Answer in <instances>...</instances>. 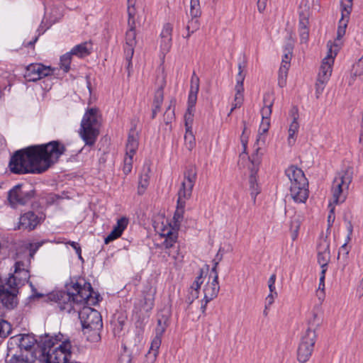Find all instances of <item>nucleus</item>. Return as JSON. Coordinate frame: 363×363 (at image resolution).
Returning a JSON list of instances; mask_svg holds the SVG:
<instances>
[{"label": "nucleus", "instance_id": "1", "mask_svg": "<svg viewBox=\"0 0 363 363\" xmlns=\"http://www.w3.org/2000/svg\"><path fill=\"white\" fill-rule=\"evenodd\" d=\"M65 150L64 144L58 140L31 145L16 151L9 167L16 174H41L56 163Z\"/></svg>", "mask_w": 363, "mask_h": 363}, {"label": "nucleus", "instance_id": "2", "mask_svg": "<svg viewBox=\"0 0 363 363\" xmlns=\"http://www.w3.org/2000/svg\"><path fill=\"white\" fill-rule=\"evenodd\" d=\"M29 271L25 269L23 262L15 264L14 273L11 274L4 282H0V303L9 310L13 309L18 305V288L28 281Z\"/></svg>", "mask_w": 363, "mask_h": 363}, {"label": "nucleus", "instance_id": "3", "mask_svg": "<svg viewBox=\"0 0 363 363\" xmlns=\"http://www.w3.org/2000/svg\"><path fill=\"white\" fill-rule=\"evenodd\" d=\"M71 343L47 336L42 342L41 351L45 363H70Z\"/></svg>", "mask_w": 363, "mask_h": 363}, {"label": "nucleus", "instance_id": "4", "mask_svg": "<svg viewBox=\"0 0 363 363\" xmlns=\"http://www.w3.org/2000/svg\"><path fill=\"white\" fill-rule=\"evenodd\" d=\"M196 177L197 171L194 166L189 167L184 172V181L178 191L177 206L173 217L175 228H179L184 218L186 201L191 196Z\"/></svg>", "mask_w": 363, "mask_h": 363}, {"label": "nucleus", "instance_id": "5", "mask_svg": "<svg viewBox=\"0 0 363 363\" xmlns=\"http://www.w3.org/2000/svg\"><path fill=\"white\" fill-rule=\"evenodd\" d=\"M83 331L87 334V339L92 342L100 340V331L103 327L102 318L99 312L96 310L84 306L79 312Z\"/></svg>", "mask_w": 363, "mask_h": 363}, {"label": "nucleus", "instance_id": "6", "mask_svg": "<svg viewBox=\"0 0 363 363\" xmlns=\"http://www.w3.org/2000/svg\"><path fill=\"white\" fill-rule=\"evenodd\" d=\"M101 126V116L99 114V109L91 108L84 113L80 128V136L85 144L92 146L95 144L99 135Z\"/></svg>", "mask_w": 363, "mask_h": 363}, {"label": "nucleus", "instance_id": "7", "mask_svg": "<svg viewBox=\"0 0 363 363\" xmlns=\"http://www.w3.org/2000/svg\"><path fill=\"white\" fill-rule=\"evenodd\" d=\"M317 315H313V320L309 321V327L302 335L297 350V359L300 363H306L308 361L313 353L316 342L315 329L319 322L315 323Z\"/></svg>", "mask_w": 363, "mask_h": 363}, {"label": "nucleus", "instance_id": "8", "mask_svg": "<svg viewBox=\"0 0 363 363\" xmlns=\"http://www.w3.org/2000/svg\"><path fill=\"white\" fill-rule=\"evenodd\" d=\"M340 39V20L338 21L337 28V38L334 43L328 41L327 43L328 52L326 56L323 59L318 75V80L321 85L328 80L332 73V66L334 59L339 51L338 41Z\"/></svg>", "mask_w": 363, "mask_h": 363}, {"label": "nucleus", "instance_id": "9", "mask_svg": "<svg viewBox=\"0 0 363 363\" xmlns=\"http://www.w3.org/2000/svg\"><path fill=\"white\" fill-rule=\"evenodd\" d=\"M35 190L29 184H18L8 192L7 200L12 208L25 206L35 196Z\"/></svg>", "mask_w": 363, "mask_h": 363}, {"label": "nucleus", "instance_id": "10", "mask_svg": "<svg viewBox=\"0 0 363 363\" xmlns=\"http://www.w3.org/2000/svg\"><path fill=\"white\" fill-rule=\"evenodd\" d=\"M67 291H53L47 296V299L57 304L61 311L70 312L76 303L74 295L69 284L66 285Z\"/></svg>", "mask_w": 363, "mask_h": 363}, {"label": "nucleus", "instance_id": "11", "mask_svg": "<svg viewBox=\"0 0 363 363\" xmlns=\"http://www.w3.org/2000/svg\"><path fill=\"white\" fill-rule=\"evenodd\" d=\"M53 69L43 64L36 63L29 65L26 69L24 77L28 82H36L43 77L52 74Z\"/></svg>", "mask_w": 363, "mask_h": 363}, {"label": "nucleus", "instance_id": "12", "mask_svg": "<svg viewBox=\"0 0 363 363\" xmlns=\"http://www.w3.org/2000/svg\"><path fill=\"white\" fill-rule=\"evenodd\" d=\"M69 285L74 295L76 303L86 302L91 296L93 289L90 283L85 282L84 286H82L78 282L71 281Z\"/></svg>", "mask_w": 363, "mask_h": 363}, {"label": "nucleus", "instance_id": "13", "mask_svg": "<svg viewBox=\"0 0 363 363\" xmlns=\"http://www.w3.org/2000/svg\"><path fill=\"white\" fill-rule=\"evenodd\" d=\"M201 14L200 1L199 0H191L190 2V15L191 19L189 21L186 26V30L188 34L186 38H189L192 33L197 30L199 28V23L198 18Z\"/></svg>", "mask_w": 363, "mask_h": 363}, {"label": "nucleus", "instance_id": "14", "mask_svg": "<svg viewBox=\"0 0 363 363\" xmlns=\"http://www.w3.org/2000/svg\"><path fill=\"white\" fill-rule=\"evenodd\" d=\"M170 312L163 309L157 314V327L155 328V336L152 340L162 343V337L169 324Z\"/></svg>", "mask_w": 363, "mask_h": 363}, {"label": "nucleus", "instance_id": "15", "mask_svg": "<svg viewBox=\"0 0 363 363\" xmlns=\"http://www.w3.org/2000/svg\"><path fill=\"white\" fill-rule=\"evenodd\" d=\"M36 340L33 335L29 334H19L11 337L9 340L8 345L9 348L14 345H16L21 351L23 350L29 351L31 350Z\"/></svg>", "mask_w": 363, "mask_h": 363}, {"label": "nucleus", "instance_id": "16", "mask_svg": "<svg viewBox=\"0 0 363 363\" xmlns=\"http://www.w3.org/2000/svg\"><path fill=\"white\" fill-rule=\"evenodd\" d=\"M290 196L296 203H303L306 201L308 198V182H305V184H291L290 186Z\"/></svg>", "mask_w": 363, "mask_h": 363}, {"label": "nucleus", "instance_id": "17", "mask_svg": "<svg viewBox=\"0 0 363 363\" xmlns=\"http://www.w3.org/2000/svg\"><path fill=\"white\" fill-rule=\"evenodd\" d=\"M332 199L329 201L328 208L329 214L328 216V227H330L335 221V205L339 202L340 196V182H338L337 178H335L332 186Z\"/></svg>", "mask_w": 363, "mask_h": 363}, {"label": "nucleus", "instance_id": "18", "mask_svg": "<svg viewBox=\"0 0 363 363\" xmlns=\"http://www.w3.org/2000/svg\"><path fill=\"white\" fill-rule=\"evenodd\" d=\"M330 259L329 243L325 238H321L317 245V259L320 267H327Z\"/></svg>", "mask_w": 363, "mask_h": 363}, {"label": "nucleus", "instance_id": "19", "mask_svg": "<svg viewBox=\"0 0 363 363\" xmlns=\"http://www.w3.org/2000/svg\"><path fill=\"white\" fill-rule=\"evenodd\" d=\"M41 220L34 212L28 211L22 215L19 218L18 228L27 230H33Z\"/></svg>", "mask_w": 363, "mask_h": 363}, {"label": "nucleus", "instance_id": "20", "mask_svg": "<svg viewBox=\"0 0 363 363\" xmlns=\"http://www.w3.org/2000/svg\"><path fill=\"white\" fill-rule=\"evenodd\" d=\"M353 177V167L347 165L345 169H342V203L345 201L352 189L350 188V184Z\"/></svg>", "mask_w": 363, "mask_h": 363}, {"label": "nucleus", "instance_id": "21", "mask_svg": "<svg viewBox=\"0 0 363 363\" xmlns=\"http://www.w3.org/2000/svg\"><path fill=\"white\" fill-rule=\"evenodd\" d=\"M136 32L135 30L128 29L125 33V45L124 52L125 59L128 62V66L131 63V60L134 53V48L136 45Z\"/></svg>", "mask_w": 363, "mask_h": 363}, {"label": "nucleus", "instance_id": "22", "mask_svg": "<svg viewBox=\"0 0 363 363\" xmlns=\"http://www.w3.org/2000/svg\"><path fill=\"white\" fill-rule=\"evenodd\" d=\"M141 308L146 312L152 309L156 294V289L151 285H147L143 291Z\"/></svg>", "mask_w": 363, "mask_h": 363}, {"label": "nucleus", "instance_id": "23", "mask_svg": "<svg viewBox=\"0 0 363 363\" xmlns=\"http://www.w3.org/2000/svg\"><path fill=\"white\" fill-rule=\"evenodd\" d=\"M286 175L291 182V184H303L308 179L305 177L303 170L296 166L291 165L285 171Z\"/></svg>", "mask_w": 363, "mask_h": 363}, {"label": "nucleus", "instance_id": "24", "mask_svg": "<svg viewBox=\"0 0 363 363\" xmlns=\"http://www.w3.org/2000/svg\"><path fill=\"white\" fill-rule=\"evenodd\" d=\"M219 290L220 286L218 281H217V276L213 277L212 281L211 282L208 281L203 289V299L206 301V303H208L214 299L218 296Z\"/></svg>", "mask_w": 363, "mask_h": 363}, {"label": "nucleus", "instance_id": "25", "mask_svg": "<svg viewBox=\"0 0 363 363\" xmlns=\"http://www.w3.org/2000/svg\"><path fill=\"white\" fill-rule=\"evenodd\" d=\"M128 220L125 217H122L118 220L116 225L113 227L109 235L105 238V244L118 238L121 236L124 230L127 228Z\"/></svg>", "mask_w": 363, "mask_h": 363}, {"label": "nucleus", "instance_id": "26", "mask_svg": "<svg viewBox=\"0 0 363 363\" xmlns=\"http://www.w3.org/2000/svg\"><path fill=\"white\" fill-rule=\"evenodd\" d=\"M245 77V74H244L242 71L238 72V74L237 78H236L237 83H236V85L235 87V89L236 91V94H235V104L231 108L229 115L233 111V110L235 108H237V106H240L242 102V92L244 91L243 82H244Z\"/></svg>", "mask_w": 363, "mask_h": 363}, {"label": "nucleus", "instance_id": "27", "mask_svg": "<svg viewBox=\"0 0 363 363\" xmlns=\"http://www.w3.org/2000/svg\"><path fill=\"white\" fill-rule=\"evenodd\" d=\"M293 121L289 128L288 144L289 146H293L295 144L296 139V134L299 129V123L298 122V109L293 108L292 111Z\"/></svg>", "mask_w": 363, "mask_h": 363}, {"label": "nucleus", "instance_id": "28", "mask_svg": "<svg viewBox=\"0 0 363 363\" xmlns=\"http://www.w3.org/2000/svg\"><path fill=\"white\" fill-rule=\"evenodd\" d=\"M138 148V137L134 130H130L125 147L126 155H135Z\"/></svg>", "mask_w": 363, "mask_h": 363}, {"label": "nucleus", "instance_id": "29", "mask_svg": "<svg viewBox=\"0 0 363 363\" xmlns=\"http://www.w3.org/2000/svg\"><path fill=\"white\" fill-rule=\"evenodd\" d=\"M264 106L261 109L262 119H270L272 108L274 104V98L269 93L264 94L263 96Z\"/></svg>", "mask_w": 363, "mask_h": 363}, {"label": "nucleus", "instance_id": "30", "mask_svg": "<svg viewBox=\"0 0 363 363\" xmlns=\"http://www.w3.org/2000/svg\"><path fill=\"white\" fill-rule=\"evenodd\" d=\"M352 1L353 0H342V21L346 20V23L342 26V37L345 34L350 14L352 10Z\"/></svg>", "mask_w": 363, "mask_h": 363}, {"label": "nucleus", "instance_id": "31", "mask_svg": "<svg viewBox=\"0 0 363 363\" xmlns=\"http://www.w3.org/2000/svg\"><path fill=\"white\" fill-rule=\"evenodd\" d=\"M161 344L157 340H152L150 350L145 355L144 363H155L159 353V349Z\"/></svg>", "mask_w": 363, "mask_h": 363}, {"label": "nucleus", "instance_id": "32", "mask_svg": "<svg viewBox=\"0 0 363 363\" xmlns=\"http://www.w3.org/2000/svg\"><path fill=\"white\" fill-rule=\"evenodd\" d=\"M91 45L90 43L85 42L77 45H75L70 52L72 55H76L79 57H84L91 53Z\"/></svg>", "mask_w": 363, "mask_h": 363}, {"label": "nucleus", "instance_id": "33", "mask_svg": "<svg viewBox=\"0 0 363 363\" xmlns=\"http://www.w3.org/2000/svg\"><path fill=\"white\" fill-rule=\"evenodd\" d=\"M162 236L165 237V240L163 242L164 247L168 250H174L177 246H175V243L177 240V233L173 232L172 230H168L167 233H163Z\"/></svg>", "mask_w": 363, "mask_h": 363}, {"label": "nucleus", "instance_id": "34", "mask_svg": "<svg viewBox=\"0 0 363 363\" xmlns=\"http://www.w3.org/2000/svg\"><path fill=\"white\" fill-rule=\"evenodd\" d=\"M6 363H40L36 357L31 352L29 356L23 354H14L9 360H6Z\"/></svg>", "mask_w": 363, "mask_h": 363}, {"label": "nucleus", "instance_id": "35", "mask_svg": "<svg viewBox=\"0 0 363 363\" xmlns=\"http://www.w3.org/2000/svg\"><path fill=\"white\" fill-rule=\"evenodd\" d=\"M128 1V24L129 26V29L135 30V4L136 0H127Z\"/></svg>", "mask_w": 363, "mask_h": 363}, {"label": "nucleus", "instance_id": "36", "mask_svg": "<svg viewBox=\"0 0 363 363\" xmlns=\"http://www.w3.org/2000/svg\"><path fill=\"white\" fill-rule=\"evenodd\" d=\"M308 20L301 19L299 21V35L301 43H306L309 38V30L307 27Z\"/></svg>", "mask_w": 363, "mask_h": 363}, {"label": "nucleus", "instance_id": "37", "mask_svg": "<svg viewBox=\"0 0 363 363\" xmlns=\"http://www.w3.org/2000/svg\"><path fill=\"white\" fill-rule=\"evenodd\" d=\"M176 101H177L174 98L171 99L169 101V105L167 108L164 114V121L166 124L171 123L174 118V107Z\"/></svg>", "mask_w": 363, "mask_h": 363}, {"label": "nucleus", "instance_id": "38", "mask_svg": "<svg viewBox=\"0 0 363 363\" xmlns=\"http://www.w3.org/2000/svg\"><path fill=\"white\" fill-rule=\"evenodd\" d=\"M290 67V63H287L284 62V63L281 62V65L279 67V80L278 84L281 87H283L286 84V79L288 74V71Z\"/></svg>", "mask_w": 363, "mask_h": 363}, {"label": "nucleus", "instance_id": "39", "mask_svg": "<svg viewBox=\"0 0 363 363\" xmlns=\"http://www.w3.org/2000/svg\"><path fill=\"white\" fill-rule=\"evenodd\" d=\"M255 174V173H252L249 178L250 195L253 199L254 203L256 201V196L260 192L259 187L258 184L257 183V179Z\"/></svg>", "mask_w": 363, "mask_h": 363}, {"label": "nucleus", "instance_id": "40", "mask_svg": "<svg viewBox=\"0 0 363 363\" xmlns=\"http://www.w3.org/2000/svg\"><path fill=\"white\" fill-rule=\"evenodd\" d=\"M126 322V318L121 315L119 316L116 320L112 321L113 332L114 335L119 336L123 330V326Z\"/></svg>", "mask_w": 363, "mask_h": 363}, {"label": "nucleus", "instance_id": "41", "mask_svg": "<svg viewBox=\"0 0 363 363\" xmlns=\"http://www.w3.org/2000/svg\"><path fill=\"white\" fill-rule=\"evenodd\" d=\"M149 180L150 176L148 172H145L140 175L138 188V194L142 195L144 194L145 191L149 185Z\"/></svg>", "mask_w": 363, "mask_h": 363}, {"label": "nucleus", "instance_id": "42", "mask_svg": "<svg viewBox=\"0 0 363 363\" xmlns=\"http://www.w3.org/2000/svg\"><path fill=\"white\" fill-rule=\"evenodd\" d=\"M72 56L70 52L65 53L60 57V68L65 72H68L70 69V64L72 61Z\"/></svg>", "mask_w": 363, "mask_h": 363}, {"label": "nucleus", "instance_id": "43", "mask_svg": "<svg viewBox=\"0 0 363 363\" xmlns=\"http://www.w3.org/2000/svg\"><path fill=\"white\" fill-rule=\"evenodd\" d=\"M185 146L189 150H191L196 145L195 137L192 130H186L184 135Z\"/></svg>", "mask_w": 363, "mask_h": 363}, {"label": "nucleus", "instance_id": "44", "mask_svg": "<svg viewBox=\"0 0 363 363\" xmlns=\"http://www.w3.org/2000/svg\"><path fill=\"white\" fill-rule=\"evenodd\" d=\"M351 72L352 79L353 77H360L363 74V56L352 65Z\"/></svg>", "mask_w": 363, "mask_h": 363}, {"label": "nucleus", "instance_id": "45", "mask_svg": "<svg viewBox=\"0 0 363 363\" xmlns=\"http://www.w3.org/2000/svg\"><path fill=\"white\" fill-rule=\"evenodd\" d=\"M167 253L174 260L175 265H178L183 262L184 256L179 252V246H177L174 250H169Z\"/></svg>", "mask_w": 363, "mask_h": 363}, {"label": "nucleus", "instance_id": "46", "mask_svg": "<svg viewBox=\"0 0 363 363\" xmlns=\"http://www.w3.org/2000/svg\"><path fill=\"white\" fill-rule=\"evenodd\" d=\"M199 91V78L194 72L191 78V86L189 94L198 95Z\"/></svg>", "mask_w": 363, "mask_h": 363}, {"label": "nucleus", "instance_id": "47", "mask_svg": "<svg viewBox=\"0 0 363 363\" xmlns=\"http://www.w3.org/2000/svg\"><path fill=\"white\" fill-rule=\"evenodd\" d=\"M164 99V91L163 87L160 86L157 89L155 94L153 100V106H158L161 108Z\"/></svg>", "mask_w": 363, "mask_h": 363}, {"label": "nucleus", "instance_id": "48", "mask_svg": "<svg viewBox=\"0 0 363 363\" xmlns=\"http://www.w3.org/2000/svg\"><path fill=\"white\" fill-rule=\"evenodd\" d=\"M199 289L190 286L186 298V303L188 304V306H190L194 302V301L199 297Z\"/></svg>", "mask_w": 363, "mask_h": 363}, {"label": "nucleus", "instance_id": "49", "mask_svg": "<svg viewBox=\"0 0 363 363\" xmlns=\"http://www.w3.org/2000/svg\"><path fill=\"white\" fill-rule=\"evenodd\" d=\"M11 330V327L9 323L7 321L0 319V337H7Z\"/></svg>", "mask_w": 363, "mask_h": 363}, {"label": "nucleus", "instance_id": "50", "mask_svg": "<svg viewBox=\"0 0 363 363\" xmlns=\"http://www.w3.org/2000/svg\"><path fill=\"white\" fill-rule=\"evenodd\" d=\"M346 231H347V237H346V242L342 245V249H346L347 243L351 240V235L352 234L353 231V226L352 225L351 221L345 219L344 220Z\"/></svg>", "mask_w": 363, "mask_h": 363}, {"label": "nucleus", "instance_id": "51", "mask_svg": "<svg viewBox=\"0 0 363 363\" xmlns=\"http://www.w3.org/2000/svg\"><path fill=\"white\" fill-rule=\"evenodd\" d=\"M133 157L134 155H125L124 157L123 171L125 174H128L132 170Z\"/></svg>", "mask_w": 363, "mask_h": 363}, {"label": "nucleus", "instance_id": "52", "mask_svg": "<svg viewBox=\"0 0 363 363\" xmlns=\"http://www.w3.org/2000/svg\"><path fill=\"white\" fill-rule=\"evenodd\" d=\"M194 111H189V109H187V111L184 115L186 130H192V123H193V121H194Z\"/></svg>", "mask_w": 363, "mask_h": 363}, {"label": "nucleus", "instance_id": "53", "mask_svg": "<svg viewBox=\"0 0 363 363\" xmlns=\"http://www.w3.org/2000/svg\"><path fill=\"white\" fill-rule=\"evenodd\" d=\"M160 47L162 52L164 55L167 54L172 47V38H161Z\"/></svg>", "mask_w": 363, "mask_h": 363}, {"label": "nucleus", "instance_id": "54", "mask_svg": "<svg viewBox=\"0 0 363 363\" xmlns=\"http://www.w3.org/2000/svg\"><path fill=\"white\" fill-rule=\"evenodd\" d=\"M242 123L244 124V128L240 137V141L243 147V152H245L247 150V145L248 143V134L247 133L246 123L245 121H243Z\"/></svg>", "mask_w": 363, "mask_h": 363}, {"label": "nucleus", "instance_id": "55", "mask_svg": "<svg viewBox=\"0 0 363 363\" xmlns=\"http://www.w3.org/2000/svg\"><path fill=\"white\" fill-rule=\"evenodd\" d=\"M172 29L173 28L171 24L166 23L164 26L162 33L160 34L161 38H172Z\"/></svg>", "mask_w": 363, "mask_h": 363}, {"label": "nucleus", "instance_id": "56", "mask_svg": "<svg viewBox=\"0 0 363 363\" xmlns=\"http://www.w3.org/2000/svg\"><path fill=\"white\" fill-rule=\"evenodd\" d=\"M270 126V119H262L259 128V135L266 133Z\"/></svg>", "mask_w": 363, "mask_h": 363}, {"label": "nucleus", "instance_id": "57", "mask_svg": "<svg viewBox=\"0 0 363 363\" xmlns=\"http://www.w3.org/2000/svg\"><path fill=\"white\" fill-rule=\"evenodd\" d=\"M197 101V95L189 94L188 108L189 111H194V107Z\"/></svg>", "mask_w": 363, "mask_h": 363}, {"label": "nucleus", "instance_id": "58", "mask_svg": "<svg viewBox=\"0 0 363 363\" xmlns=\"http://www.w3.org/2000/svg\"><path fill=\"white\" fill-rule=\"evenodd\" d=\"M203 270L201 269L199 276L196 277V279L194 280V281L191 284V287L196 288V289H199V290L200 289L201 285L203 282Z\"/></svg>", "mask_w": 363, "mask_h": 363}, {"label": "nucleus", "instance_id": "59", "mask_svg": "<svg viewBox=\"0 0 363 363\" xmlns=\"http://www.w3.org/2000/svg\"><path fill=\"white\" fill-rule=\"evenodd\" d=\"M67 244H68L72 247V248L75 250V252L77 254L79 259H82V250H81V247L79 245V243H77L74 241H69V242H67Z\"/></svg>", "mask_w": 363, "mask_h": 363}, {"label": "nucleus", "instance_id": "60", "mask_svg": "<svg viewBox=\"0 0 363 363\" xmlns=\"http://www.w3.org/2000/svg\"><path fill=\"white\" fill-rule=\"evenodd\" d=\"M119 363H132V357L128 354H122L119 357Z\"/></svg>", "mask_w": 363, "mask_h": 363}, {"label": "nucleus", "instance_id": "61", "mask_svg": "<svg viewBox=\"0 0 363 363\" xmlns=\"http://www.w3.org/2000/svg\"><path fill=\"white\" fill-rule=\"evenodd\" d=\"M268 0H257V9L259 13H263L266 9Z\"/></svg>", "mask_w": 363, "mask_h": 363}, {"label": "nucleus", "instance_id": "62", "mask_svg": "<svg viewBox=\"0 0 363 363\" xmlns=\"http://www.w3.org/2000/svg\"><path fill=\"white\" fill-rule=\"evenodd\" d=\"M275 295H274V294H269L267 298H266V302H267V306H271L273 303H274V298H275Z\"/></svg>", "mask_w": 363, "mask_h": 363}, {"label": "nucleus", "instance_id": "63", "mask_svg": "<svg viewBox=\"0 0 363 363\" xmlns=\"http://www.w3.org/2000/svg\"><path fill=\"white\" fill-rule=\"evenodd\" d=\"M316 296L320 303H322L325 298V291L316 290Z\"/></svg>", "mask_w": 363, "mask_h": 363}, {"label": "nucleus", "instance_id": "64", "mask_svg": "<svg viewBox=\"0 0 363 363\" xmlns=\"http://www.w3.org/2000/svg\"><path fill=\"white\" fill-rule=\"evenodd\" d=\"M292 53L289 54L286 52H284V57L282 58V63H284V62L287 63H290L291 59Z\"/></svg>", "mask_w": 363, "mask_h": 363}]
</instances>
